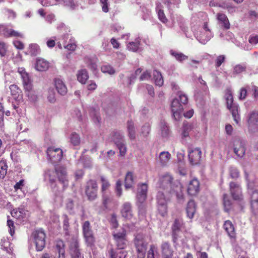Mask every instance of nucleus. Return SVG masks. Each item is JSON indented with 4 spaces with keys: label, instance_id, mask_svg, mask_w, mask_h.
I'll return each mask as SVG.
<instances>
[{
    "label": "nucleus",
    "instance_id": "f8f14e48",
    "mask_svg": "<svg viewBox=\"0 0 258 258\" xmlns=\"http://www.w3.org/2000/svg\"><path fill=\"white\" fill-rule=\"evenodd\" d=\"M182 225L183 223L181 220L176 219L172 226V241L175 244H177L178 239L181 237V234H182L181 229Z\"/></svg>",
    "mask_w": 258,
    "mask_h": 258
},
{
    "label": "nucleus",
    "instance_id": "cd10ccee",
    "mask_svg": "<svg viewBox=\"0 0 258 258\" xmlns=\"http://www.w3.org/2000/svg\"><path fill=\"white\" fill-rule=\"evenodd\" d=\"M49 66V63L42 58L38 59L35 63V69L38 71L47 70Z\"/></svg>",
    "mask_w": 258,
    "mask_h": 258
},
{
    "label": "nucleus",
    "instance_id": "c9c22d12",
    "mask_svg": "<svg viewBox=\"0 0 258 258\" xmlns=\"http://www.w3.org/2000/svg\"><path fill=\"white\" fill-rule=\"evenodd\" d=\"M224 228L230 237L235 236L234 228L230 221L227 220L225 222Z\"/></svg>",
    "mask_w": 258,
    "mask_h": 258
},
{
    "label": "nucleus",
    "instance_id": "a18cd8bd",
    "mask_svg": "<svg viewBox=\"0 0 258 258\" xmlns=\"http://www.w3.org/2000/svg\"><path fill=\"white\" fill-rule=\"evenodd\" d=\"M170 54L172 56H173L177 60L180 61V62H181L184 60H186L188 58V56L184 55V54H183L181 52H176V51H175L173 50L170 51Z\"/></svg>",
    "mask_w": 258,
    "mask_h": 258
},
{
    "label": "nucleus",
    "instance_id": "4c0bfd02",
    "mask_svg": "<svg viewBox=\"0 0 258 258\" xmlns=\"http://www.w3.org/2000/svg\"><path fill=\"white\" fill-rule=\"evenodd\" d=\"M159 160L161 164L166 165L170 159V154L168 152L163 151L160 153Z\"/></svg>",
    "mask_w": 258,
    "mask_h": 258
},
{
    "label": "nucleus",
    "instance_id": "393cba45",
    "mask_svg": "<svg viewBox=\"0 0 258 258\" xmlns=\"http://www.w3.org/2000/svg\"><path fill=\"white\" fill-rule=\"evenodd\" d=\"M11 94L13 98L16 100L22 99V94L21 89L16 85L13 84L9 87Z\"/></svg>",
    "mask_w": 258,
    "mask_h": 258
},
{
    "label": "nucleus",
    "instance_id": "412c9836",
    "mask_svg": "<svg viewBox=\"0 0 258 258\" xmlns=\"http://www.w3.org/2000/svg\"><path fill=\"white\" fill-rule=\"evenodd\" d=\"M110 140L118 145L125 142L123 133L120 131H113L110 134Z\"/></svg>",
    "mask_w": 258,
    "mask_h": 258
},
{
    "label": "nucleus",
    "instance_id": "4468645a",
    "mask_svg": "<svg viewBox=\"0 0 258 258\" xmlns=\"http://www.w3.org/2000/svg\"><path fill=\"white\" fill-rule=\"evenodd\" d=\"M47 153L49 159L54 163L59 162L62 157V151L59 148H49Z\"/></svg>",
    "mask_w": 258,
    "mask_h": 258
},
{
    "label": "nucleus",
    "instance_id": "ea45409f",
    "mask_svg": "<svg viewBox=\"0 0 258 258\" xmlns=\"http://www.w3.org/2000/svg\"><path fill=\"white\" fill-rule=\"evenodd\" d=\"M194 128V125L192 123H184L182 133V137L186 138L189 136V133Z\"/></svg>",
    "mask_w": 258,
    "mask_h": 258
},
{
    "label": "nucleus",
    "instance_id": "6e6552de",
    "mask_svg": "<svg viewBox=\"0 0 258 258\" xmlns=\"http://www.w3.org/2000/svg\"><path fill=\"white\" fill-rule=\"evenodd\" d=\"M113 236L117 247L119 249H123L126 247L127 240L126 238V231L122 228L120 232H113Z\"/></svg>",
    "mask_w": 258,
    "mask_h": 258
},
{
    "label": "nucleus",
    "instance_id": "79ce46f5",
    "mask_svg": "<svg viewBox=\"0 0 258 258\" xmlns=\"http://www.w3.org/2000/svg\"><path fill=\"white\" fill-rule=\"evenodd\" d=\"M65 245L63 241L61 240H57L55 241V247L58 254L65 253Z\"/></svg>",
    "mask_w": 258,
    "mask_h": 258
},
{
    "label": "nucleus",
    "instance_id": "5701e85b",
    "mask_svg": "<svg viewBox=\"0 0 258 258\" xmlns=\"http://www.w3.org/2000/svg\"><path fill=\"white\" fill-rule=\"evenodd\" d=\"M3 35L5 37H20L22 38L23 36V34L21 33L15 31L12 29H9L8 27L2 28Z\"/></svg>",
    "mask_w": 258,
    "mask_h": 258
},
{
    "label": "nucleus",
    "instance_id": "2eb2a0df",
    "mask_svg": "<svg viewBox=\"0 0 258 258\" xmlns=\"http://www.w3.org/2000/svg\"><path fill=\"white\" fill-rule=\"evenodd\" d=\"M202 152L199 148H195L188 151V158L190 163L196 165L200 163Z\"/></svg>",
    "mask_w": 258,
    "mask_h": 258
},
{
    "label": "nucleus",
    "instance_id": "2f4dec72",
    "mask_svg": "<svg viewBox=\"0 0 258 258\" xmlns=\"http://www.w3.org/2000/svg\"><path fill=\"white\" fill-rule=\"evenodd\" d=\"M134 178L133 174L131 172H128L125 176L124 180V186L126 189L131 188L134 184Z\"/></svg>",
    "mask_w": 258,
    "mask_h": 258
},
{
    "label": "nucleus",
    "instance_id": "7c9ffc66",
    "mask_svg": "<svg viewBox=\"0 0 258 258\" xmlns=\"http://www.w3.org/2000/svg\"><path fill=\"white\" fill-rule=\"evenodd\" d=\"M27 211L23 208L14 209L11 212L12 216L17 219H23L26 218Z\"/></svg>",
    "mask_w": 258,
    "mask_h": 258
},
{
    "label": "nucleus",
    "instance_id": "f257e3e1",
    "mask_svg": "<svg viewBox=\"0 0 258 258\" xmlns=\"http://www.w3.org/2000/svg\"><path fill=\"white\" fill-rule=\"evenodd\" d=\"M173 178L166 174L160 177L159 181L160 190L157 195L158 210L162 216H164L167 211V204L173 195L180 202L183 199L182 186L178 181H173Z\"/></svg>",
    "mask_w": 258,
    "mask_h": 258
},
{
    "label": "nucleus",
    "instance_id": "1a4fd4ad",
    "mask_svg": "<svg viewBox=\"0 0 258 258\" xmlns=\"http://www.w3.org/2000/svg\"><path fill=\"white\" fill-rule=\"evenodd\" d=\"M245 142L240 139H235L232 143V149L234 154L238 157L242 158L245 154L246 147Z\"/></svg>",
    "mask_w": 258,
    "mask_h": 258
},
{
    "label": "nucleus",
    "instance_id": "864d4df0",
    "mask_svg": "<svg viewBox=\"0 0 258 258\" xmlns=\"http://www.w3.org/2000/svg\"><path fill=\"white\" fill-rule=\"evenodd\" d=\"M160 131L161 135L163 137H166L169 135V128L164 122H161L160 124Z\"/></svg>",
    "mask_w": 258,
    "mask_h": 258
},
{
    "label": "nucleus",
    "instance_id": "473e14b6",
    "mask_svg": "<svg viewBox=\"0 0 258 258\" xmlns=\"http://www.w3.org/2000/svg\"><path fill=\"white\" fill-rule=\"evenodd\" d=\"M127 130L128 136L131 140L136 139V130L134 123L133 121L128 120L127 122Z\"/></svg>",
    "mask_w": 258,
    "mask_h": 258
},
{
    "label": "nucleus",
    "instance_id": "338daca9",
    "mask_svg": "<svg viewBox=\"0 0 258 258\" xmlns=\"http://www.w3.org/2000/svg\"><path fill=\"white\" fill-rule=\"evenodd\" d=\"M229 172L230 175L232 178H236L239 176V171L236 168L231 167Z\"/></svg>",
    "mask_w": 258,
    "mask_h": 258
},
{
    "label": "nucleus",
    "instance_id": "37998d69",
    "mask_svg": "<svg viewBox=\"0 0 258 258\" xmlns=\"http://www.w3.org/2000/svg\"><path fill=\"white\" fill-rule=\"evenodd\" d=\"M153 76L156 85L161 86L163 84V79L161 73L155 70L153 72Z\"/></svg>",
    "mask_w": 258,
    "mask_h": 258
},
{
    "label": "nucleus",
    "instance_id": "9d476101",
    "mask_svg": "<svg viewBox=\"0 0 258 258\" xmlns=\"http://www.w3.org/2000/svg\"><path fill=\"white\" fill-rule=\"evenodd\" d=\"M85 193L90 201H94L97 197V184L95 181L90 180L87 183Z\"/></svg>",
    "mask_w": 258,
    "mask_h": 258
},
{
    "label": "nucleus",
    "instance_id": "a19ab883",
    "mask_svg": "<svg viewBox=\"0 0 258 258\" xmlns=\"http://www.w3.org/2000/svg\"><path fill=\"white\" fill-rule=\"evenodd\" d=\"M217 19L219 21L223 23V26L225 28L227 29L229 28L230 23L227 16L225 14L222 13L218 14Z\"/></svg>",
    "mask_w": 258,
    "mask_h": 258
},
{
    "label": "nucleus",
    "instance_id": "c85d7f7f",
    "mask_svg": "<svg viewBox=\"0 0 258 258\" xmlns=\"http://www.w3.org/2000/svg\"><path fill=\"white\" fill-rule=\"evenodd\" d=\"M137 199V204L139 209L140 213H144V208L143 204L146 201L147 199V195L146 194H141L137 192L136 195Z\"/></svg>",
    "mask_w": 258,
    "mask_h": 258
},
{
    "label": "nucleus",
    "instance_id": "a878e982",
    "mask_svg": "<svg viewBox=\"0 0 258 258\" xmlns=\"http://www.w3.org/2000/svg\"><path fill=\"white\" fill-rule=\"evenodd\" d=\"M196 211V205L193 200L189 201L187 205L186 212L187 217L189 219H192Z\"/></svg>",
    "mask_w": 258,
    "mask_h": 258
},
{
    "label": "nucleus",
    "instance_id": "bf43d9fd",
    "mask_svg": "<svg viewBox=\"0 0 258 258\" xmlns=\"http://www.w3.org/2000/svg\"><path fill=\"white\" fill-rule=\"evenodd\" d=\"M148 191V186L146 183H142L141 184L138 185L137 188V193H139L141 194H147Z\"/></svg>",
    "mask_w": 258,
    "mask_h": 258
},
{
    "label": "nucleus",
    "instance_id": "72a5a7b5",
    "mask_svg": "<svg viewBox=\"0 0 258 258\" xmlns=\"http://www.w3.org/2000/svg\"><path fill=\"white\" fill-rule=\"evenodd\" d=\"M203 30L206 33V37L203 36H200V41L203 44L207 43L212 37L210 29L208 28L207 23H205L203 26Z\"/></svg>",
    "mask_w": 258,
    "mask_h": 258
},
{
    "label": "nucleus",
    "instance_id": "ddd939ff",
    "mask_svg": "<svg viewBox=\"0 0 258 258\" xmlns=\"http://www.w3.org/2000/svg\"><path fill=\"white\" fill-rule=\"evenodd\" d=\"M171 110L173 116L176 120H179L184 109L183 105L179 101V99H174L171 103Z\"/></svg>",
    "mask_w": 258,
    "mask_h": 258
},
{
    "label": "nucleus",
    "instance_id": "9b49d317",
    "mask_svg": "<svg viewBox=\"0 0 258 258\" xmlns=\"http://www.w3.org/2000/svg\"><path fill=\"white\" fill-rule=\"evenodd\" d=\"M54 172L64 191L69 185L66 169L64 167L59 166L55 168Z\"/></svg>",
    "mask_w": 258,
    "mask_h": 258
},
{
    "label": "nucleus",
    "instance_id": "13d9d810",
    "mask_svg": "<svg viewBox=\"0 0 258 258\" xmlns=\"http://www.w3.org/2000/svg\"><path fill=\"white\" fill-rule=\"evenodd\" d=\"M116 146L119 150L120 156H124L126 152V147L125 146V142L116 145Z\"/></svg>",
    "mask_w": 258,
    "mask_h": 258
},
{
    "label": "nucleus",
    "instance_id": "603ef678",
    "mask_svg": "<svg viewBox=\"0 0 258 258\" xmlns=\"http://www.w3.org/2000/svg\"><path fill=\"white\" fill-rule=\"evenodd\" d=\"M102 72L107 73L109 75H113L115 73V70L110 65L106 64L102 66L101 68Z\"/></svg>",
    "mask_w": 258,
    "mask_h": 258
},
{
    "label": "nucleus",
    "instance_id": "6e6d98bb",
    "mask_svg": "<svg viewBox=\"0 0 258 258\" xmlns=\"http://www.w3.org/2000/svg\"><path fill=\"white\" fill-rule=\"evenodd\" d=\"M179 99V101L183 105V106L186 104L188 101L187 96L183 94L182 92H179L178 93V97L176 98Z\"/></svg>",
    "mask_w": 258,
    "mask_h": 258
},
{
    "label": "nucleus",
    "instance_id": "c03bdc74",
    "mask_svg": "<svg viewBox=\"0 0 258 258\" xmlns=\"http://www.w3.org/2000/svg\"><path fill=\"white\" fill-rule=\"evenodd\" d=\"M8 166L5 161H0V178H4L7 174Z\"/></svg>",
    "mask_w": 258,
    "mask_h": 258
},
{
    "label": "nucleus",
    "instance_id": "20e7f679",
    "mask_svg": "<svg viewBox=\"0 0 258 258\" xmlns=\"http://www.w3.org/2000/svg\"><path fill=\"white\" fill-rule=\"evenodd\" d=\"M135 245L137 251L138 258H145L147 249L148 242L145 240L144 236L140 234L136 235L135 238Z\"/></svg>",
    "mask_w": 258,
    "mask_h": 258
},
{
    "label": "nucleus",
    "instance_id": "f704fd0d",
    "mask_svg": "<svg viewBox=\"0 0 258 258\" xmlns=\"http://www.w3.org/2000/svg\"><path fill=\"white\" fill-rule=\"evenodd\" d=\"M77 76L78 80L82 84H85L89 78L88 74L86 69L78 71Z\"/></svg>",
    "mask_w": 258,
    "mask_h": 258
},
{
    "label": "nucleus",
    "instance_id": "3c124183",
    "mask_svg": "<svg viewBox=\"0 0 258 258\" xmlns=\"http://www.w3.org/2000/svg\"><path fill=\"white\" fill-rule=\"evenodd\" d=\"M223 205L225 211L227 212H229L231 207V201L226 195L223 196Z\"/></svg>",
    "mask_w": 258,
    "mask_h": 258
},
{
    "label": "nucleus",
    "instance_id": "58836bf2",
    "mask_svg": "<svg viewBox=\"0 0 258 258\" xmlns=\"http://www.w3.org/2000/svg\"><path fill=\"white\" fill-rule=\"evenodd\" d=\"M18 72L20 75L21 79L23 81V84L24 85L30 82L29 75L26 72L25 69L23 68H19L18 69Z\"/></svg>",
    "mask_w": 258,
    "mask_h": 258
},
{
    "label": "nucleus",
    "instance_id": "6ab92c4d",
    "mask_svg": "<svg viewBox=\"0 0 258 258\" xmlns=\"http://www.w3.org/2000/svg\"><path fill=\"white\" fill-rule=\"evenodd\" d=\"M120 212L123 217L127 219H131L133 217L131 204L129 202L124 203L121 207Z\"/></svg>",
    "mask_w": 258,
    "mask_h": 258
},
{
    "label": "nucleus",
    "instance_id": "8fccbe9b",
    "mask_svg": "<svg viewBox=\"0 0 258 258\" xmlns=\"http://www.w3.org/2000/svg\"><path fill=\"white\" fill-rule=\"evenodd\" d=\"M246 67L245 64H238L233 68V73L234 74H239L246 71Z\"/></svg>",
    "mask_w": 258,
    "mask_h": 258
},
{
    "label": "nucleus",
    "instance_id": "f03ea898",
    "mask_svg": "<svg viewBox=\"0 0 258 258\" xmlns=\"http://www.w3.org/2000/svg\"><path fill=\"white\" fill-rule=\"evenodd\" d=\"M225 98L227 108L230 111L234 121L236 123L238 124L240 121L239 107L237 104L233 103L232 92L230 89L228 88L226 90Z\"/></svg>",
    "mask_w": 258,
    "mask_h": 258
},
{
    "label": "nucleus",
    "instance_id": "a211bd4d",
    "mask_svg": "<svg viewBox=\"0 0 258 258\" xmlns=\"http://www.w3.org/2000/svg\"><path fill=\"white\" fill-rule=\"evenodd\" d=\"M70 254L72 258H84L83 255L81 253L79 248L78 242L76 240H73L70 246Z\"/></svg>",
    "mask_w": 258,
    "mask_h": 258
},
{
    "label": "nucleus",
    "instance_id": "e2e57ef3",
    "mask_svg": "<svg viewBox=\"0 0 258 258\" xmlns=\"http://www.w3.org/2000/svg\"><path fill=\"white\" fill-rule=\"evenodd\" d=\"M110 223L112 228H116L118 227V224L117 220L116 215L115 214H112L111 215L110 219Z\"/></svg>",
    "mask_w": 258,
    "mask_h": 258
},
{
    "label": "nucleus",
    "instance_id": "423d86ee",
    "mask_svg": "<svg viewBox=\"0 0 258 258\" xmlns=\"http://www.w3.org/2000/svg\"><path fill=\"white\" fill-rule=\"evenodd\" d=\"M83 233L86 243L88 246H92L95 241V238L88 221L84 222L82 226Z\"/></svg>",
    "mask_w": 258,
    "mask_h": 258
},
{
    "label": "nucleus",
    "instance_id": "4be33fe9",
    "mask_svg": "<svg viewBox=\"0 0 258 258\" xmlns=\"http://www.w3.org/2000/svg\"><path fill=\"white\" fill-rule=\"evenodd\" d=\"M54 85L58 92L61 95H64L67 93V88L63 82L59 79L54 80Z\"/></svg>",
    "mask_w": 258,
    "mask_h": 258
},
{
    "label": "nucleus",
    "instance_id": "7ed1b4c3",
    "mask_svg": "<svg viewBox=\"0 0 258 258\" xmlns=\"http://www.w3.org/2000/svg\"><path fill=\"white\" fill-rule=\"evenodd\" d=\"M245 176L247 182L248 192L250 195L251 207L254 212H258V190L254 189L255 186L252 174L245 172Z\"/></svg>",
    "mask_w": 258,
    "mask_h": 258
},
{
    "label": "nucleus",
    "instance_id": "0eeeda50",
    "mask_svg": "<svg viewBox=\"0 0 258 258\" xmlns=\"http://www.w3.org/2000/svg\"><path fill=\"white\" fill-rule=\"evenodd\" d=\"M55 176V173L54 171L48 170L46 173V178H47L49 180L52 192L55 196H58L63 192V189L56 183Z\"/></svg>",
    "mask_w": 258,
    "mask_h": 258
},
{
    "label": "nucleus",
    "instance_id": "e433bc0d",
    "mask_svg": "<svg viewBox=\"0 0 258 258\" xmlns=\"http://www.w3.org/2000/svg\"><path fill=\"white\" fill-rule=\"evenodd\" d=\"M109 254L110 258H125L126 252L120 250L114 251L111 249L109 251Z\"/></svg>",
    "mask_w": 258,
    "mask_h": 258
},
{
    "label": "nucleus",
    "instance_id": "b1692460",
    "mask_svg": "<svg viewBox=\"0 0 258 258\" xmlns=\"http://www.w3.org/2000/svg\"><path fill=\"white\" fill-rule=\"evenodd\" d=\"M247 122L250 127L258 126V112L252 111L249 113L248 116Z\"/></svg>",
    "mask_w": 258,
    "mask_h": 258
},
{
    "label": "nucleus",
    "instance_id": "de8ad7c7",
    "mask_svg": "<svg viewBox=\"0 0 258 258\" xmlns=\"http://www.w3.org/2000/svg\"><path fill=\"white\" fill-rule=\"evenodd\" d=\"M150 132V125L149 123H146L144 125L142 126L141 132L140 133V136H142L144 138L147 137Z\"/></svg>",
    "mask_w": 258,
    "mask_h": 258
},
{
    "label": "nucleus",
    "instance_id": "c756f323",
    "mask_svg": "<svg viewBox=\"0 0 258 258\" xmlns=\"http://www.w3.org/2000/svg\"><path fill=\"white\" fill-rule=\"evenodd\" d=\"M161 250L162 255H173V250L170 243L164 241L161 245Z\"/></svg>",
    "mask_w": 258,
    "mask_h": 258
},
{
    "label": "nucleus",
    "instance_id": "5fc2aeb1",
    "mask_svg": "<svg viewBox=\"0 0 258 258\" xmlns=\"http://www.w3.org/2000/svg\"><path fill=\"white\" fill-rule=\"evenodd\" d=\"M29 52L31 55H36L40 52L39 46L36 44H31L29 46Z\"/></svg>",
    "mask_w": 258,
    "mask_h": 258
},
{
    "label": "nucleus",
    "instance_id": "052dcab7",
    "mask_svg": "<svg viewBox=\"0 0 258 258\" xmlns=\"http://www.w3.org/2000/svg\"><path fill=\"white\" fill-rule=\"evenodd\" d=\"M101 180L102 182L101 189L103 192L108 188L110 186V184L108 181L103 176L101 177Z\"/></svg>",
    "mask_w": 258,
    "mask_h": 258
},
{
    "label": "nucleus",
    "instance_id": "bb28decb",
    "mask_svg": "<svg viewBox=\"0 0 258 258\" xmlns=\"http://www.w3.org/2000/svg\"><path fill=\"white\" fill-rule=\"evenodd\" d=\"M0 246L1 248L7 253L9 254L12 253L13 248L12 246V244L7 238H3L1 239Z\"/></svg>",
    "mask_w": 258,
    "mask_h": 258
},
{
    "label": "nucleus",
    "instance_id": "f3484780",
    "mask_svg": "<svg viewBox=\"0 0 258 258\" xmlns=\"http://www.w3.org/2000/svg\"><path fill=\"white\" fill-rule=\"evenodd\" d=\"M230 190L231 195L235 200H241L242 199L241 187L235 182L230 183Z\"/></svg>",
    "mask_w": 258,
    "mask_h": 258
},
{
    "label": "nucleus",
    "instance_id": "aec40b11",
    "mask_svg": "<svg viewBox=\"0 0 258 258\" xmlns=\"http://www.w3.org/2000/svg\"><path fill=\"white\" fill-rule=\"evenodd\" d=\"M199 182L197 179L191 180L188 186V194L191 196L196 195L199 191Z\"/></svg>",
    "mask_w": 258,
    "mask_h": 258
},
{
    "label": "nucleus",
    "instance_id": "69168bd1",
    "mask_svg": "<svg viewBox=\"0 0 258 258\" xmlns=\"http://www.w3.org/2000/svg\"><path fill=\"white\" fill-rule=\"evenodd\" d=\"M225 56L224 55L218 56L215 60V66L216 67H219L221 64L225 61Z\"/></svg>",
    "mask_w": 258,
    "mask_h": 258
},
{
    "label": "nucleus",
    "instance_id": "39448f33",
    "mask_svg": "<svg viewBox=\"0 0 258 258\" xmlns=\"http://www.w3.org/2000/svg\"><path fill=\"white\" fill-rule=\"evenodd\" d=\"M45 238V233L42 229L36 230L32 232L31 239L35 243L37 251H41L44 248Z\"/></svg>",
    "mask_w": 258,
    "mask_h": 258
},
{
    "label": "nucleus",
    "instance_id": "0e129e2a",
    "mask_svg": "<svg viewBox=\"0 0 258 258\" xmlns=\"http://www.w3.org/2000/svg\"><path fill=\"white\" fill-rule=\"evenodd\" d=\"M115 191L118 197H120L122 195L121 182L120 180L117 181L116 183Z\"/></svg>",
    "mask_w": 258,
    "mask_h": 258
},
{
    "label": "nucleus",
    "instance_id": "09e8293b",
    "mask_svg": "<svg viewBox=\"0 0 258 258\" xmlns=\"http://www.w3.org/2000/svg\"><path fill=\"white\" fill-rule=\"evenodd\" d=\"M140 44V41L138 39H136L135 42L128 43L127 45V47L130 50L135 52L139 49Z\"/></svg>",
    "mask_w": 258,
    "mask_h": 258
},
{
    "label": "nucleus",
    "instance_id": "4d7b16f0",
    "mask_svg": "<svg viewBox=\"0 0 258 258\" xmlns=\"http://www.w3.org/2000/svg\"><path fill=\"white\" fill-rule=\"evenodd\" d=\"M71 142L74 146H77L80 143V139L79 135L73 133L71 136Z\"/></svg>",
    "mask_w": 258,
    "mask_h": 258
},
{
    "label": "nucleus",
    "instance_id": "680f3d73",
    "mask_svg": "<svg viewBox=\"0 0 258 258\" xmlns=\"http://www.w3.org/2000/svg\"><path fill=\"white\" fill-rule=\"evenodd\" d=\"M63 230L66 231V234H68L69 228V218L66 215H63Z\"/></svg>",
    "mask_w": 258,
    "mask_h": 258
},
{
    "label": "nucleus",
    "instance_id": "dca6fc26",
    "mask_svg": "<svg viewBox=\"0 0 258 258\" xmlns=\"http://www.w3.org/2000/svg\"><path fill=\"white\" fill-rule=\"evenodd\" d=\"M24 92L31 102H35L37 100V95L33 90L31 82L23 85Z\"/></svg>",
    "mask_w": 258,
    "mask_h": 258
},
{
    "label": "nucleus",
    "instance_id": "774afa93",
    "mask_svg": "<svg viewBox=\"0 0 258 258\" xmlns=\"http://www.w3.org/2000/svg\"><path fill=\"white\" fill-rule=\"evenodd\" d=\"M91 115L92 116V119L94 123H99L101 118L97 111H93V112H91Z\"/></svg>",
    "mask_w": 258,
    "mask_h": 258
},
{
    "label": "nucleus",
    "instance_id": "49530a36",
    "mask_svg": "<svg viewBox=\"0 0 258 258\" xmlns=\"http://www.w3.org/2000/svg\"><path fill=\"white\" fill-rule=\"evenodd\" d=\"M158 255L157 248L154 245L151 244L147 252V258H155Z\"/></svg>",
    "mask_w": 258,
    "mask_h": 258
}]
</instances>
